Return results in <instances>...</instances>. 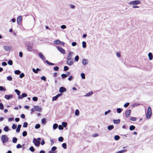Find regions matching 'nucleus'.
Here are the masks:
<instances>
[{"instance_id": "nucleus-40", "label": "nucleus", "mask_w": 153, "mask_h": 153, "mask_svg": "<svg viewBox=\"0 0 153 153\" xmlns=\"http://www.w3.org/2000/svg\"><path fill=\"white\" fill-rule=\"evenodd\" d=\"M27 131H24L22 133V135L23 136L25 137L27 136Z\"/></svg>"}, {"instance_id": "nucleus-47", "label": "nucleus", "mask_w": 153, "mask_h": 153, "mask_svg": "<svg viewBox=\"0 0 153 153\" xmlns=\"http://www.w3.org/2000/svg\"><path fill=\"white\" fill-rule=\"evenodd\" d=\"M7 63L10 65H12L13 64V61L11 60H10L8 61Z\"/></svg>"}, {"instance_id": "nucleus-34", "label": "nucleus", "mask_w": 153, "mask_h": 153, "mask_svg": "<svg viewBox=\"0 0 153 153\" xmlns=\"http://www.w3.org/2000/svg\"><path fill=\"white\" fill-rule=\"evenodd\" d=\"M61 43V41L59 40H56L54 41V43L56 44H59Z\"/></svg>"}, {"instance_id": "nucleus-14", "label": "nucleus", "mask_w": 153, "mask_h": 153, "mask_svg": "<svg viewBox=\"0 0 153 153\" xmlns=\"http://www.w3.org/2000/svg\"><path fill=\"white\" fill-rule=\"evenodd\" d=\"M73 63V62L72 59L69 60L67 59V63L68 65H71Z\"/></svg>"}, {"instance_id": "nucleus-21", "label": "nucleus", "mask_w": 153, "mask_h": 153, "mask_svg": "<svg viewBox=\"0 0 153 153\" xmlns=\"http://www.w3.org/2000/svg\"><path fill=\"white\" fill-rule=\"evenodd\" d=\"M93 94V92L92 91H91L87 93L85 95V97H89L91 96L92 94Z\"/></svg>"}, {"instance_id": "nucleus-64", "label": "nucleus", "mask_w": 153, "mask_h": 153, "mask_svg": "<svg viewBox=\"0 0 153 153\" xmlns=\"http://www.w3.org/2000/svg\"><path fill=\"white\" fill-rule=\"evenodd\" d=\"M130 120L132 121H135L136 120V118L134 117H131L130 118Z\"/></svg>"}, {"instance_id": "nucleus-33", "label": "nucleus", "mask_w": 153, "mask_h": 153, "mask_svg": "<svg viewBox=\"0 0 153 153\" xmlns=\"http://www.w3.org/2000/svg\"><path fill=\"white\" fill-rule=\"evenodd\" d=\"M6 91V89L5 88L2 86H0V91Z\"/></svg>"}, {"instance_id": "nucleus-13", "label": "nucleus", "mask_w": 153, "mask_h": 153, "mask_svg": "<svg viewBox=\"0 0 153 153\" xmlns=\"http://www.w3.org/2000/svg\"><path fill=\"white\" fill-rule=\"evenodd\" d=\"M73 54V53L71 52H70L68 55V56L67 57V59L69 60H71L72 59L71 58L72 57Z\"/></svg>"}, {"instance_id": "nucleus-42", "label": "nucleus", "mask_w": 153, "mask_h": 153, "mask_svg": "<svg viewBox=\"0 0 153 153\" xmlns=\"http://www.w3.org/2000/svg\"><path fill=\"white\" fill-rule=\"evenodd\" d=\"M62 125L63 127H66L67 126V123L65 122H62Z\"/></svg>"}, {"instance_id": "nucleus-52", "label": "nucleus", "mask_w": 153, "mask_h": 153, "mask_svg": "<svg viewBox=\"0 0 153 153\" xmlns=\"http://www.w3.org/2000/svg\"><path fill=\"white\" fill-rule=\"evenodd\" d=\"M57 149V147L56 146H53L51 148V151H52L53 152H55L54 151L56 150Z\"/></svg>"}, {"instance_id": "nucleus-23", "label": "nucleus", "mask_w": 153, "mask_h": 153, "mask_svg": "<svg viewBox=\"0 0 153 153\" xmlns=\"http://www.w3.org/2000/svg\"><path fill=\"white\" fill-rule=\"evenodd\" d=\"M120 122V119H118L117 120H113V122L114 124H118Z\"/></svg>"}, {"instance_id": "nucleus-29", "label": "nucleus", "mask_w": 153, "mask_h": 153, "mask_svg": "<svg viewBox=\"0 0 153 153\" xmlns=\"http://www.w3.org/2000/svg\"><path fill=\"white\" fill-rule=\"evenodd\" d=\"M17 140V139L16 137H14L13 138L12 142L14 143H16Z\"/></svg>"}, {"instance_id": "nucleus-28", "label": "nucleus", "mask_w": 153, "mask_h": 153, "mask_svg": "<svg viewBox=\"0 0 153 153\" xmlns=\"http://www.w3.org/2000/svg\"><path fill=\"white\" fill-rule=\"evenodd\" d=\"M4 130L5 132H7L9 131V129L8 126H5L4 128Z\"/></svg>"}, {"instance_id": "nucleus-53", "label": "nucleus", "mask_w": 153, "mask_h": 153, "mask_svg": "<svg viewBox=\"0 0 153 153\" xmlns=\"http://www.w3.org/2000/svg\"><path fill=\"white\" fill-rule=\"evenodd\" d=\"M58 98V97H57L56 95L55 96H54L52 98V101H54L56 100Z\"/></svg>"}, {"instance_id": "nucleus-24", "label": "nucleus", "mask_w": 153, "mask_h": 153, "mask_svg": "<svg viewBox=\"0 0 153 153\" xmlns=\"http://www.w3.org/2000/svg\"><path fill=\"white\" fill-rule=\"evenodd\" d=\"M82 63L84 65H86L87 63V60L85 59H83L82 61Z\"/></svg>"}, {"instance_id": "nucleus-59", "label": "nucleus", "mask_w": 153, "mask_h": 153, "mask_svg": "<svg viewBox=\"0 0 153 153\" xmlns=\"http://www.w3.org/2000/svg\"><path fill=\"white\" fill-rule=\"evenodd\" d=\"M41 79L44 81H46V77L44 76H42L41 77Z\"/></svg>"}, {"instance_id": "nucleus-8", "label": "nucleus", "mask_w": 153, "mask_h": 153, "mask_svg": "<svg viewBox=\"0 0 153 153\" xmlns=\"http://www.w3.org/2000/svg\"><path fill=\"white\" fill-rule=\"evenodd\" d=\"M67 91L66 89L63 87H61L59 88V92L60 93H62L66 92Z\"/></svg>"}, {"instance_id": "nucleus-57", "label": "nucleus", "mask_w": 153, "mask_h": 153, "mask_svg": "<svg viewBox=\"0 0 153 153\" xmlns=\"http://www.w3.org/2000/svg\"><path fill=\"white\" fill-rule=\"evenodd\" d=\"M58 128L59 130H62L63 129V127L62 125H59L58 126Z\"/></svg>"}, {"instance_id": "nucleus-58", "label": "nucleus", "mask_w": 153, "mask_h": 153, "mask_svg": "<svg viewBox=\"0 0 153 153\" xmlns=\"http://www.w3.org/2000/svg\"><path fill=\"white\" fill-rule=\"evenodd\" d=\"M98 134L97 133H95L93 134L92 135V136L93 137H96L98 136Z\"/></svg>"}, {"instance_id": "nucleus-51", "label": "nucleus", "mask_w": 153, "mask_h": 153, "mask_svg": "<svg viewBox=\"0 0 153 153\" xmlns=\"http://www.w3.org/2000/svg\"><path fill=\"white\" fill-rule=\"evenodd\" d=\"M69 69V68L67 66H64V70L65 71H66Z\"/></svg>"}, {"instance_id": "nucleus-30", "label": "nucleus", "mask_w": 153, "mask_h": 153, "mask_svg": "<svg viewBox=\"0 0 153 153\" xmlns=\"http://www.w3.org/2000/svg\"><path fill=\"white\" fill-rule=\"evenodd\" d=\"M79 110L78 109L76 110L75 112V114L76 116H78L79 115Z\"/></svg>"}, {"instance_id": "nucleus-31", "label": "nucleus", "mask_w": 153, "mask_h": 153, "mask_svg": "<svg viewBox=\"0 0 153 153\" xmlns=\"http://www.w3.org/2000/svg\"><path fill=\"white\" fill-rule=\"evenodd\" d=\"M82 46L83 48H85L86 47V42L85 41H83L82 42Z\"/></svg>"}, {"instance_id": "nucleus-9", "label": "nucleus", "mask_w": 153, "mask_h": 153, "mask_svg": "<svg viewBox=\"0 0 153 153\" xmlns=\"http://www.w3.org/2000/svg\"><path fill=\"white\" fill-rule=\"evenodd\" d=\"M27 96V94L25 93H22L21 96H19L18 97V98L19 99H22L24 97Z\"/></svg>"}, {"instance_id": "nucleus-3", "label": "nucleus", "mask_w": 153, "mask_h": 153, "mask_svg": "<svg viewBox=\"0 0 153 153\" xmlns=\"http://www.w3.org/2000/svg\"><path fill=\"white\" fill-rule=\"evenodd\" d=\"M1 140L3 143H4L8 141V139L6 135H4L2 136Z\"/></svg>"}, {"instance_id": "nucleus-44", "label": "nucleus", "mask_w": 153, "mask_h": 153, "mask_svg": "<svg viewBox=\"0 0 153 153\" xmlns=\"http://www.w3.org/2000/svg\"><path fill=\"white\" fill-rule=\"evenodd\" d=\"M61 76L62 79H64L67 77V76L65 74H61Z\"/></svg>"}, {"instance_id": "nucleus-18", "label": "nucleus", "mask_w": 153, "mask_h": 153, "mask_svg": "<svg viewBox=\"0 0 153 153\" xmlns=\"http://www.w3.org/2000/svg\"><path fill=\"white\" fill-rule=\"evenodd\" d=\"M21 125L20 124H19L17 126V129L16 130V131L17 132H19L20 130V128L21 127Z\"/></svg>"}, {"instance_id": "nucleus-37", "label": "nucleus", "mask_w": 153, "mask_h": 153, "mask_svg": "<svg viewBox=\"0 0 153 153\" xmlns=\"http://www.w3.org/2000/svg\"><path fill=\"white\" fill-rule=\"evenodd\" d=\"M122 110V109L120 108H117V111L118 113H121Z\"/></svg>"}, {"instance_id": "nucleus-4", "label": "nucleus", "mask_w": 153, "mask_h": 153, "mask_svg": "<svg viewBox=\"0 0 153 153\" xmlns=\"http://www.w3.org/2000/svg\"><path fill=\"white\" fill-rule=\"evenodd\" d=\"M33 143L34 145L37 147L39 146L40 143V141L38 140L35 138H33Z\"/></svg>"}, {"instance_id": "nucleus-61", "label": "nucleus", "mask_w": 153, "mask_h": 153, "mask_svg": "<svg viewBox=\"0 0 153 153\" xmlns=\"http://www.w3.org/2000/svg\"><path fill=\"white\" fill-rule=\"evenodd\" d=\"M22 147V146L20 144H18L16 146V148L17 149H19Z\"/></svg>"}, {"instance_id": "nucleus-26", "label": "nucleus", "mask_w": 153, "mask_h": 153, "mask_svg": "<svg viewBox=\"0 0 153 153\" xmlns=\"http://www.w3.org/2000/svg\"><path fill=\"white\" fill-rule=\"evenodd\" d=\"M135 128V127L133 125H131L130 126L129 129L130 131H133Z\"/></svg>"}, {"instance_id": "nucleus-41", "label": "nucleus", "mask_w": 153, "mask_h": 153, "mask_svg": "<svg viewBox=\"0 0 153 153\" xmlns=\"http://www.w3.org/2000/svg\"><path fill=\"white\" fill-rule=\"evenodd\" d=\"M29 150L31 152H34L35 151V149L33 146H31L29 149Z\"/></svg>"}, {"instance_id": "nucleus-19", "label": "nucleus", "mask_w": 153, "mask_h": 153, "mask_svg": "<svg viewBox=\"0 0 153 153\" xmlns=\"http://www.w3.org/2000/svg\"><path fill=\"white\" fill-rule=\"evenodd\" d=\"M148 56L150 60H152L153 59V55L152 53L150 52L148 53Z\"/></svg>"}, {"instance_id": "nucleus-54", "label": "nucleus", "mask_w": 153, "mask_h": 153, "mask_svg": "<svg viewBox=\"0 0 153 153\" xmlns=\"http://www.w3.org/2000/svg\"><path fill=\"white\" fill-rule=\"evenodd\" d=\"M25 74L23 73H22L20 74L19 77L21 78H22L25 76Z\"/></svg>"}, {"instance_id": "nucleus-27", "label": "nucleus", "mask_w": 153, "mask_h": 153, "mask_svg": "<svg viewBox=\"0 0 153 153\" xmlns=\"http://www.w3.org/2000/svg\"><path fill=\"white\" fill-rule=\"evenodd\" d=\"M41 122L43 125L45 124L46 122V119L45 118L42 119L41 120Z\"/></svg>"}, {"instance_id": "nucleus-10", "label": "nucleus", "mask_w": 153, "mask_h": 153, "mask_svg": "<svg viewBox=\"0 0 153 153\" xmlns=\"http://www.w3.org/2000/svg\"><path fill=\"white\" fill-rule=\"evenodd\" d=\"M22 19V17L21 16H19L17 18V21L18 24L20 25Z\"/></svg>"}, {"instance_id": "nucleus-1", "label": "nucleus", "mask_w": 153, "mask_h": 153, "mask_svg": "<svg viewBox=\"0 0 153 153\" xmlns=\"http://www.w3.org/2000/svg\"><path fill=\"white\" fill-rule=\"evenodd\" d=\"M26 45L27 47V50L28 51L30 52H32L33 50V44L32 43H26Z\"/></svg>"}, {"instance_id": "nucleus-50", "label": "nucleus", "mask_w": 153, "mask_h": 153, "mask_svg": "<svg viewBox=\"0 0 153 153\" xmlns=\"http://www.w3.org/2000/svg\"><path fill=\"white\" fill-rule=\"evenodd\" d=\"M4 109V105L3 104L1 103H0V109L3 110Z\"/></svg>"}, {"instance_id": "nucleus-16", "label": "nucleus", "mask_w": 153, "mask_h": 153, "mask_svg": "<svg viewBox=\"0 0 153 153\" xmlns=\"http://www.w3.org/2000/svg\"><path fill=\"white\" fill-rule=\"evenodd\" d=\"M32 71L34 73L37 74L38 71H40V70L38 68H37L36 69H35L34 68H33Z\"/></svg>"}, {"instance_id": "nucleus-6", "label": "nucleus", "mask_w": 153, "mask_h": 153, "mask_svg": "<svg viewBox=\"0 0 153 153\" xmlns=\"http://www.w3.org/2000/svg\"><path fill=\"white\" fill-rule=\"evenodd\" d=\"M56 47L58 50L63 54H64L65 53V51L63 48L59 46H57Z\"/></svg>"}, {"instance_id": "nucleus-62", "label": "nucleus", "mask_w": 153, "mask_h": 153, "mask_svg": "<svg viewBox=\"0 0 153 153\" xmlns=\"http://www.w3.org/2000/svg\"><path fill=\"white\" fill-rule=\"evenodd\" d=\"M129 102H127L124 105V107L125 108H127L128 107V106L129 105Z\"/></svg>"}, {"instance_id": "nucleus-20", "label": "nucleus", "mask_w": 153, "mask_h": 153, "mask_svg": "<svg viewBox=\"0 0 153 153\" xmlns=\"http://www.w3.org/2000/svg\"><path fill=\"white\" fill-rule=\"evenodd\" d=\"M45 62L48 65H55L54 63L50 62L49 61L47 60H46L45 61Z\"/></svg>"}, {"instance_id": "nucleus-49", "label": "nucleus", "mask_w": 153, "mask_h": 153, "mask_svg": "<svg viewBox=\"0 0 153 153\" xmlns=\"http://www.w3.org/2000/svg\"><path fill=\"white\" fill-rule=\"evenodd\" d=\"M40 127V125L39 124H38L36 125L35 126V128L36 129H39Z\"/></svg>"}, {"instance_id": "nucleus-56", "label": "nucleus", "mask_w": 153, "mask_h": 153, "mask_svg": "<svg viewBox=\"0 0 153 153\" xmlns=\"http://www.w3.org/2000/svg\"><path fill=\"white\" fill-rule=\"evenodd\" d=\"M79 59V57L78 56L76 55L75 57L74 60L76 61H78Z\"/></svg>"}, {"instance_id": "nucleus-15", "label": "nucleus", "mask_w": 153, "mask_h": 153, "mask_svg": "<svg viewBox=\"0 0 153 153\" xmlns=\"http://www.w3.org/2000/svg\"><path fill=\"white\" fill-rule=\"evenodd\" d=\"M13 96L11 94H9L8 95H5V98L7 100H9L10 99L12 98Z\"/></svg>"}, {"instance_id": "nucleus-39", "label": "nucleus", "mask_w": 153, "mask_h": 153, "mask_svg": "<svg viewBox=\"0 0 153 153\" xmlns=\"http://www.w3.org/2000/svg\"><path fill=\"white\" fill-rule=\"evenodd\" d=\"M127 150L126 149H123L122 150L119 151L116 153H123V152H126Z\"/></svg>"}, {"instance_id": "nucleus-38", "label": "nucleus", "mask_w": 153, "mask_h": 153, "mask_svg": "<svg viewBox=\"0 0 153 153\" xmlns=\"http://www.w3.org/2000/svg\"><path fill=\"white\" fill-rule=\"evenodd\" d=\"M58 126V124L56 123H54L53 126V128L54 129H56Z\"/></svg>"}, {"instance_id": "nucleus-60", "label": "nucleus", "mask_w": 153, "mask_h": 153, "mask_svg": "<svg viewBox=\"0 0 153 153\" xmlns=\"http://www.w3.org/2000/svg\"><path fill=\"white\" fill-rule=\"evenodd\" d=\"M59 69V67L57 66H55L53 68V69L55 71H57Z\"/></svg>"}, {"instance_id": "nucleus-17", "label": "nucleus", "mask_w": 153, "mask_h": 153, "mask_svg": "<svg viewBox=\"0 0 153 153\" xmlns=\"http://www.w3.org/2000/svg\"><path fill=\"white\" fill-rule=\"evenodd\" d=\"M39 56L40 58L43 60L45 59L42 53L41 52H40L39 53Z\"/></svg>"}, {"instance_id": "nucleus-25", "label": "nucleus", "mask_w": 153, "mask_h": 153, "mask_svg": "<svg viewBox=\"0 0 153 153\" xmlns=\"http://www.w3.org/2000/svg\"><path fill=\"white\" fill-rule=\"evenodd\" d=\"M120 138V137L118 135H116L114 137V138L115 140H118Z\"/></svg>"}, {"instance_id": "nucleus-43", "label": "nucleus", "mask_w": 153, "mask_h": 153, "mask_svg": "<svg viewBox=\"0 0 153 153\" xmlns=\"http://www.w3.org/2000/svg\"><path fill=\"white\" fill-rule=\"evenodd\" d=\"M28 123L26 122H25L23 123V127L24 128H27V127Z\"/></svg>"}, {"instance_id": "nucleus-11", "label": "nucleus", "mask_w": 153, "mask_h": 153, "mask_svg": "<svg viewBox=\"0 0 153 153\" xmlns=\"http://www.w3.org/2000/svg\"><path fill=\"white\" fill-rule=\"evenodd\" d=\"M34 108L37 111L41 112L42 111L41 108L39 106H35L34 107Z\"/></svg>"}, {"instance_id": "nucleus-48", "label": "nucleus", "mask_w": 153, "mask_h": 153, "mask_svg": "<svg viewBox=\"0 0 153 153\" xmlns=\"http://www.w3.org/2000/svg\"><path fill=\"white\" fill-rule=\"evenodd\" d=\"M62 146L64 149H66L67 148V145L65 143H63L62 144Z\"/></svg>"}, {"instance_id": "nucleus-2", "label": "nucleus", "mask_w": 153, "mask_h": 153, "mask_svg": "<svg viewBox=\"0 0 153 153\" xmlns=\"http://www.w3.org/2000/svg\"><path fill=\"white\" fill-rule=\"evenodd\" d=\"M152 111L151 107L149 106L147 111L146 114V117L147 119H149L152 116Z\"/></svg>"}, {"instance_id": "nucleus-5", "label": "nucleus", "mask_w": 153, "mask_h": 153, "mask_svg": "<svg viewBox=\"0 0 153 153\" xmlns=\"http://www.w3.org/2000/svg\"><path fill=\"white\" fill-rule=\"evenodd\" d=\"M140 1L139 0H135L130 1L128 3L129 4L136 5L140 3Z\"/></svg>"}, {"instance_id": "nucleus-32", "label": "nucleus", "mask_w": 153, "mask_h": 153, "mask_svg": "<svg viewBox=\"0 0 153 153\" xmlns=\"http://www.w3.org/2000/svg\"><path fill=\"white\" fill-rule=\"evenodd\" d=\"M7 79L8 81H11L12 80L13 78L11 76H9L7 77Z\"/></svg>"}, {"instance_id": "nucleus-35", "label": "nucleus", "mask_w": 153, "mask_h": 153, "mask_svg": "<svg viewBox=\"0 0 153 153\" xmlns=\"http://www.w3.org/2000/svg\"><path fill=\"white\" fill-rule=\"evenodd\" d=\"M15 92L17 94L18 96H19L20 94V92L18 89H16L15 90Z\"/></svg>"}, {"instance_id": "nucleus-22", "label": "nucleus", "mask_w": 153, "mask_h": 153, "mask_svg": "<svg viewBox=\"0 0 153 153\" xmlns=\"http://www.w3.org/2000/svg\"><path fill=\"white\" fill-rule=\"evenodd\" d=\"M114 128V126L113 125H110L108 126L107 128L109 130H111Z\"/></svg>"}, {"instance_id": "nucleus-36", "label": "nucleus", "mask_w": 153, "mask_h": 153, "mask_svg": "<svg viewBox=\"0 0 153 153\" xmlns=\"http://www.w3.org/2000/svg\"><path fill=\"white\" fill-rule=\"evenodd\" d=\"M21 72L19 70H17L14 71V73L15 74L17 75H19L20 74Z\"/></svg>"}, {"instance_id": "nucleus-7", "label": "nucleus", "mask_w": 153, "mask_h": 153, "mask_svg": "<svg viewBox=\"0 0 153 153\" xmlns=\"http://www.w3.org/2000/svg\"><path fill=\"white\" fill-rule=\"evenodd\" d=\"M131 111V110H128L126 111L125 113V116L126 118H128L130 116Z\"/></svg>"}, {"instance_id": "nucleus-45", "label": "nucleus", "mask_w": 153, "mask_h": 153, "mask_svg": "<svg viewBox=\"0 0 153 153\" xmlns=\"http://www.w3.org/2000/svg\"><path fill=\"white\" fill-rule=\"evenodd\" d=\"M81 76L82 79H85V75L84 73H82L81 74Z\"/></svg>"}, {"instance_id": "nucleus-55", "label": "nucleus", "mask_w": 153, "mask_h": 153, "mask_svg": "<svg viewBox=\"0 0 153 153\" xmlns=\"http://www.w3.org/2000/svg\"><path fill=\"white\" fill-rule=\"evenodd\" d=\"M32 100L33 101H36L38 100V98L37 97H33Z\"/></svg>"}, {"instance_id": "nucleus-12", "label": "nucleus", "mask_w": 153, "mask_h": 153, "mask_svg": "<svg viewBox=\"0 0 153 153\" xmlns=\"http://www.w3.org/2000/svg\"><path fill=\"white\" fill-rule=\"evenodd\" d=\"M11 47L9 46H5L3 47V48L6 51H10L11 50Z\"/></svg>"}, {"instance_id": "nucleus-63", "label": "nucleus", "mask_w": 153, "mask_h": 153, "mask_svg": "<svg viewBox=\"0 0 153 153\" xmlns=\"http://www.w3.org/2000/svg\"><path fill=\"white\" fill-rule=\"evenodd\" d=\"M16 128V125L15 124H13L12 126V128L13 129H15Z\"/></svg>"}, {"instance_id": "nucleus-46", "label": "nucleus", "mask_w": 153, "mask_h": 153, "mask_svg": "<svg viewBox=\"0 0 153 153\" xmlns=\"http://www.w3.org/2000/svg\"><path fill=\"white\" fill-rule=\"evenodd\" d=\"M64 140V138L62 137H60L58 138L59 141V142H62Z\"/></svg>"}]
</instances>
